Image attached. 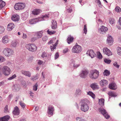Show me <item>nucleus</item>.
Segmentation results:
<instances>
[{
    "label": "nucleus",
    "mask_w": 121,
    "mask_h": 121,
    "mask_svg": "<svg viewBox=\"0 0 121 121\" xmlns=\"http://www.w3.org/2000/svg\"><path fill=\"white\" fill-rule=\"evenodd\" d=\"M86 101L83 100L81 102L80 109L82 111L86 112L88 111L89 108V107L87 104Z\"/></svg>",
    "instance_id": "nucleus-1"
},
{
    "label": "nucleus",
    "mask_w": 121,
    "mask_h": 121,
    "mask_svg": "<svg viewBox=\"0 0 121 121\" xmlns=\"http://www.w3.org/2000/svg\"><path fill=\"white\" fill-rule=\"evenodd\" d=\"M89 75L90 77L91 78L95 79L99 77V72L97 70H94L91 71Z\"/></svg>",
    "instance_id": "nucleus-2"
},
{
    "label": "nucleus",
    "mask_w": 121,
    "mask_h": 121,
    "mask_svg": "<svg viewBox=\"0 0 121 121\" xmlns=\"http://www.w3.org/2000/svg\"><path fill=\"white\" fill-rule=\"evenodd\" d=\"M3 53L5 56H8L13 55L14 52L12 49L6 48L4 49L3 51Z\"/></svg>",
    "instance_id": "nucleus-3"
},
{
    "label": "nucleus",
    "mask_w": 121,
    "mask_h": 121,
    "mask_svg": "<svg viewBox=\"0 0 121 121\" xmlns=\"http://www.w3.org/2000/svg\"><path fill=\"white\" fill-rule=\"evenodd\" d=\"M25 6V3H18L16 4L14 6V8L16 10H20L24 9Z\"/></svg>",
    "instance_id": "nucleus-4"
},
{
    "label": "nucleus",
    "mask_w": 121,
    "mask_h": 121,
    "mask_svg": "<svg viewBox=\"0 0 121 121\" xmlns=\"http://www.w3.org/2000/svg\"><path fill=\"white\" fill-rule=\"evenodd\" d=\"M2 71L4 75L7 76L10 74L11 70L10 68L7 66H4L2 68Z\"/></svg>",
    "instance_id": "nucleus-5"
},
{
    "label": "nucleus",
    "mask_w": 121,
    "mask_h": 121,
    "mask_svg": "<svg viewBox=\"0 0 121 121\" xmlns=\"http://www.w3.org/2000/svg\"><path fill=\"white\" fill-rule=\"evenodd\" d=\"M26 47L30 51L34 52L37 49V47L35 44H29L26 45Z\"/></svg>",
    "instance_id": "nucleus-6"
},
{
    "label": "nucleus",
    "mask_w": 121,
    "mask_h": 121,
    "mask_svg": "<svg viewBox=\"0 0 121 121\" xmlns=\"http://www.w3.org/2000/svg\"><path fill=\"white\" fill-rule=\"evenodd\" d=\"M82 50L81 46L78 45H76L73 47L72 50L73 52L79 53L81 52Z\"/></svg>",
    "instance_id": "nucleus-7"
},
{
    "label": "nucleus",
    "mask_w": 121,
    "mask_h": 121,
    "mask_svg": "<svg viewBox=\"0 0 121 121\" xmlns=\"http://www.w3.org/2000/svg\"><path fill=\"white\" fill-rule=\"evenodd\" d=\"M108 30V28L107 27H105L104 26H102L100 28L98 29V31L99 33L104 34L106 33Z\"/></svg>",
    "instance_id": "nucleus-8"
},
{
    "label": "nucleus",
    "mask_w": 121,
    "mask_h": 121,
    "mask_svg": "<svg viewBox=\"0 0 121 121\" xmlns=\"http://www.w3.org/2000/svg\"><path fill=\"white\" fill-rule=\"evenodd\" d=\"M80 63L78 62L77 61H74L73 59H72L70 62L71 65L75 68H76L80 65Z\"/></svg>",
    "instance_id": "nucleus-9"
},
{
    "label": "nucleus",
    "mask_w": 121,
    "mask_h": 121,
    "mask_svg": "<svg viewBox=\"0 0 121 121\" xmlns=\"http://www.w3.org/2000/svg\"><path fill=\"white\" fill-rule=\"evenodd\" d=\"M99 109V112L101 113L106 119H108L109 118V116L108 115L106 110L104 109L100 108Z\"/></svg>",
    "instance_id": "nucleus-10"
},
{
    "label": "nucleus",
    "mask_w": 121,
    "mask_h": 121,
    "mask_svg": "<svg viewBox=\"0 0 121 121\" xmlns=\"http://www.w3.org/2000/svg\"><path fill=\"white\" fill-rule=\"evenodd\" d=\"M48 116L50 117L53 115L54 111L53 107L52 106H49L48 107Z\"/></svg>",
    "instance_id": "nucleus-11"
},
{
    "label": "nucleus",
    "mask_w": 121,
    "mask_h": 121,
    "mask_svg": "<svg viewBox=\"0 0 121 121\" xmlns=\"http://www.w3.org/2000/svg\"><path fill=\"white\" fill-rule=\"evenodd\" d=\"M89 73V71L86 70H83L81 71L80 75L81 77L85 78Z\"/></svg>",
    "instance_id": "nucleus-12"
},
{
    "label": "nucleus",
    "mask_w": 121,
    "mask_h": 121,
    "mask_svg": "<svg viewBox=\"0 0 121 121\" xmlns=\"http://www.w3.org/2000/svg\"><path fill=\"white\" fill-rule=\"evenodd\" d=\"M104 53L108 56L111 55L112 53L107 48H104L103 49Z\"/></svg>",
    "instance_id": "nucleus-13"
},
{
    "label": "nucleus",
    "mask_w": 121,
    "mask_h": 121,
    "mask_svg": "<svg viewBox=\"0 0 121 121\" xmlns=\"http://www.w3.org/2000/svg\"><path fill=\"white\" fill-rule=\"evenodd\" d=\"M86 54L89 55V56H90L91 58H94L96 56V54L92 50H88Z\"/></svg>",
    "instance_id": "nucleus-14"
},
{
    "label": "nucleus",
    "mask_w": 121,
    "mask_h": 121,
    "mask_svg": "<svg viewBox=\"0 0 121 121\" xmlns=\"http://www.w3.org/2000/svg\"><path fill=\"white\" fill-rule=\"evenodd\" d=\"M13 113L14 116H17L19 115L20 112L19 108L18 107L16 106L14 108V110L13 111Z\"/></svg>",
    "instance_id": "nucleus-15"
},
{
    "label": "nucleus",
    "mask_w": 121,
    "mask_h": 121,
    "mask_svg": "<svg viewBox=\"0 0 121 121\" xmlns=\"http://www.w3.org/2000/svg\"><path fill=\"white\" fill-rule=\"evenodd\" d=\"M21 73L22 74L28 77H30L31 76V73L29 71L22 70L21 71Z\"/></svg>",
    "instance_id": "nucleus-16"
},
{
    "label": "nucleus",
    "mask_w": 121,
    "mask_h": 121,
    "mask_svg": "<svg viewBox=\"0 0 121 121\" xmlns=\"http://www.w3.org/2000/svg\"><path fill=\"white\" fill-rule=\"evenodd\" d=\"M38 18L33 19L30 20L29 21V23L30 24H35L37 22H39Z\"/></svg>",
    "instance_id": "nucleus-17"
},
{
    "label": "nucleus",
    "mask_w": 121,
    "mask_h": 121,
    "mask_svg": "<svg viewBox=\"0 0 121 121\" xmlns=\"http://www.w3.org/2000/svg\"><path fill=\"white\" fill-rule=\"evenodd\" d=\"M109 87L110 89L113 90H115L117 89V85L114 83H112L109 84Z\"/></svg>",
    "instance_id": "nucleus-18"
},
{
    "label": "nucleus",
    "mask_w": 121,
    "mask_h": 121,
    "mask_svg": "<svg viewBox=\"0 0 121 121\" xmlns=\"http://www.w3.org/2000/svg\"><path fill=\"white\" fill-rule=\"evenodd\" d=\"M48 15L45 14V15L42 16L41 17H38L39 20V22L44 20H46L48 18Z\"/></svg>",
    "instance_id": "nucleus-19"
},
{
    "label": "nucleus",
    "mask_w": 121,
    "mask_h": 121,
    "mask_svg": "<svg viewBox=\"0 0 121 121\" xmlns=\"http://www.w3.org/2000/svg\"><path fill=\"white\" fill-rule=\"evenodd\" d=\"M28 16V13L27 12H25L22 14V19L24 20H25L27 19Z\"/></svg>",
    "instance_id": "nucleus-20"
},
{
    "label": "nucleus",
    "mask_w": 121,
    "mask_h": 121,
    "mask_svg": "<svg viewBox=\"0 0 121 121\" xmlns=\"http://www.w3.org/2000/svg\"><path fill=\"white\" fill-rule=\"evenodd\" d=\"M14 25L13 23H9L7 26V30L8 31L11 30L14 28Z\"/></svg>",
    "instance_id": "nucleus-21"
},
{
    "label": "nucleus",
    "mask_w": 121,
    "mask_h": 121,
    "mask_svg": "<svg viewBox=\"0 0 121 121\" xmlns=\"http://www.w3.org/2000/svg\"><path fill=\"white\" fill-rule=\"evenodd\" d=\"M73 37L71 35H69L68 36L67 39V42L68 44H70L73 42Z\"/></svg>",
    "instance_id": "nucleus-22"
},
{
    "label": "nucleus",
    "mask_w": 121,
    "mask_h": 121,
    "mask_svg": "<svg viewBox=\"0 0 121 121\" xmlns=\"http://www.w3.org/2000/svg\"><path fill=\"white\" fill-rule=\"evenodd\" d=\"M43 32L41 31L37 32L35 34V35L37 39L41 38L42 36Z\"/></svg>",
    "instance_id": "nucleus-23"
},
{
    "label": "nucleus",
    "mask_w": 121,
    "mask_h": 121,
    "mask_svg": "<svg viewBox=\"0 0 121 121\" xmlns=\"http://www.w3.org/2000/svg\"><path fill=\"white\" fill-rule=\"evenodd\" d=\"M107 42L110 45H112L113 42V40L112 36H109L108 37L107 39Z\"/></svg>",
    "instance_id": "nucleus-24"
},
{
    "label": "nucleus",
    "mask_w": 121,
    "mask_h": 121,
    "mask_svg": "<svg viewBox=\"0 0 121 121\" xmlns=\"http://www.w3.org/2000/svg\"><path fill=\"white\" fill-rule=\"evenodd\" d=\"M11 18L12 20L14 21H18L19 19V17L17 15H14Z\"/></svg>",
    "instance_id": "nucleus-25"
},
{
    "label": "nucleus",
    "mask_w": 121,
    "mask_h": 121,
    "mask_svg": "<svg viewBox=\"0 0 121 121\" xmlns=\"http://www.w3.org/2000/svg\"><path fill=\"white\" fill-rule=\"evenodd\" d=\"M10 117L9 116H6L0 118V121H7L9 119Z\"/></svg>",
    "instance_id": "nucleus-26"
},
{
    "label": "nucleus",
    "mask_w": 121,
    "mask_h": 121,
    "mask_svg": "<svg viewBox=\"0 0 121 121\" xmlns=\"http://www.w3.org/2000/svg\"><path fill=\"white\" fill-rule=\"evenodd\" d=\"M41 11L39 9H35L32 12V13L34 15H37L40 13Z\"/></svg>",
    "instance_id": "nucleus-27"
},
{
    "label": "nucleus",
    "mask_w": 121,
    "mask_h": 121,
    "mask_svg": "<svg viewBox=\"0 0 121 121\" xmlns=\"http://www.w3.org/2000/svg\"><path fill=\"white\" fill-rule=\"evenodd\" d=\"M100 83L101 86H105L108 84V82L107 80L104 79L102 80L100 82Z\"/></svg>",
    "instance_id": "nucleus-28"
},
{
    "label": "nucleus",
    "mask_w": 121,
    "mask_h": 121,
    "mask_svg": "<svg viewBox=\"0 0 121 121\" xmlns=\"http://www.w3.org/2000/svg\"><path fill=\"white\" fill-rule=\"evenodd\" d=\"M90 86L94 90L98 89V86L97 83H94L91 84Z\"/></svg>",
    "instance_id": "nucleus-29"
},
{
    "label": "nucleus",
    "mask_w": 121,
    "mask_h": 121,
    "mask_svg": "<svg viewBox=\"0 0 121 121\" xmlns=\"http://www.w3.org/2000/svg\"><path fill=\"white\" fill-rule=\"evenodd\" d=\"M52 22V24L51 26L52 28V29H55L57 27V23L54 20H53Z\"/></svg>",
    "instance_id": "nucleus-30"
},
{
    "label": "nucleus",
    "mask_w": 121,
    "mask_h": 121,
    "mask_svg": "<svg viewBox=\"0 0 121 121\" xmlns=\"http://www.w3.org/2000/svg\"><path fill=\"white\" fill-rule=\"evenodd\" d=\"M2 42L4 44L7 43L9 42V39L7 36H4L2 38Z\"/></svg>",
    "instance_id": "nucleus-31"
},
{
    "label": "nucleus",
    "mask_w": 121,
    "mask_h": 121,
    "mask_svg": "<svg viewBox=\"0 0 121 121\" xmlns=\"http://www.w3.org/2000/svg\"><path fill=\"white\" fill-rule=\"evenodd\" d=\"M58 40H57L56 42L54 45H52L50 47V48L52 51H53L56 48V46L58 44Z\"/></svg>",
    "instance_id": "nucleus-32"
},
{
    "label": "nucleus",
    "mask_w": 121,
    "mask_h": 121,
    "mask_svg": "<svg viewBox=\"0 0 121 121\" xmlns=\"http://www.w3.org/2000/svg\"><path fill=\"white\" fill-rule=\"evenodd\" d=\"M82 92L81 89L79 88H77L76 90L75 95L77 96L80 95Z\"/></svg>",
    "instance_id": "nucleus-33"
},
{
    "label": "nucleus",
    "mask_w": 121,
    "mask_h": 121,
    "mask_svg": "<svg viewBox=\"0 0 121 121\" xmlns=\"http://www.w3.org/2000/svg\"><path fill=\"white\" fill-rule=\"evenodd\" d=\"M104 99H99V103L101 106L102 107L104 105Z\"/></svg>",
    "instance_id": "nucleus-34"
},
{
    "label": "nucleus",
    "mask_w": 121,
    "mask_h": 121,
    "mask_svg": "<svg viewBox=\"0 0 121 121\" xmlns=\"http://www.w3.org/2000/svg\"><path fill=\"white\" fill-rule=\"evenodd\" d=\"M110 72L107 69L105 70L103 73V75L104 76H109L110 74Z\"/></svg>",
    "instance_id": "nucleus-35"
},
{
    "label": "nucleus",
    "mask_w": 121,
    "mask_h": 121,
    "mask_svg": "<svg viewBox=\"0 0 121 121\" xmlns=\"http://www.w3.org/2000/svg\"><path fill=\"white\" fill-rule=\"evenodd\" d=\"M5 5V3L2 0L0 1V10L3 8Z\"/></svg>",
    "instance_id": "nucleus-36"
},
{
    "label": "nucleus",
    "mask_w": 121,
    "mask_h": 121,
    "mask_svg": "<svg viewBox=\"0 0 121 121\" xmlns=\"http://www.w3.org/2000/svg\"><path fill=\"white\" fill-rule=\"evenodd\" d=\"M17 42L16 41H12L11 44V47H16L17 45Z\"/></svg>",
    "instance_id": "nucleus-37"
},
{
    "label": "nucleus",
    "mask_w": 121,
    "mask_h": 121,
    "mask_svg": "<svg viewBox=\"0 0 121 121\" xmlns=\"http://www.w3.org/2000/svg\"><path fill=\"white\" fill-rule=\"evenodd\" d=\"M87 94L91 96L93 99H95V95L92 92L89 91L87 92Z\"/></svg>",
    "instance_id": "nucleus-38"
},
{
    "label": "nucleus",
    "mask_w": 121,
    "mask_h": 121,
    "mask_svg": "<svg viewBox=\"0 0 121 121\" xmlns=\"http://www.w3.org/2000/svg\"><path fill=\"white\" fill-rule=\"evenodd\" d=\"M19 104L21 107L23 108V109H24L26 106V104H25L22 101H20Z\"/></svg>",
    "instance_id": "nucleus-39"
},
{
    "label": "nucleus",
    "mask_w": 121,
    "mask_h": 121,
    "mask_svg": "<svg viewBox=\"0 0 121 121\" xmlns=\"http://www.w3.org/2000/svg\"><path fill=\"white\" fill-rule=\"evenodd\" d=\"M56 31H55L50 30L49 29H48L47 31V33L50 35L54 34L56 33Z\"/></svg>",
    "instance_id": "nucleus-40"
},
{
    "label": "nucleus",
    "mask_w": 121,
    "mask_h": 121,
    "mask_svg": "<svg viewBox=\"0 0 121 121\" xmlns=\"http://www.w3.org/2000/svg\"><path fill=\"white\" fill-rule=\"evenodd\" d=\"M108 94L109 96H111L112 97H115L117 96L115 93L112 92H109Z\"/></svg>",
    "instance_id": "nucleus-41"
},
{
    "label": "nucleus",
    "mask_w": 121,
    "mask_h": 121,
    "mask_svg": "<svg viewBox=\"0 0 121 121\" xmlns=\"http://www.w3.org/2000/svg\"><path fill=\"white\" fill-rule=\"evenodd\" d=\"M117 54L120 55H121V47H118L117 48Z\"/></svg>",
    "instance_id": "nucleus-42"
},
{
    "label": "nucleus",
    "mask_w": 121,
    "mask_h": 121,
    "mask_svg": "<svg viewBox=\"0 0 121 121\" xmlns=\"http://www.w3.org/2000/svg\"><path fill=\"white\" fill-rule=\"evenodd\" d=\"M16 75L14 74L13 75L11 76L10 77L8 78V80H10L13 79L14 78H16Z\"/></svg>",
    "instance_id": "nucleus-43"
},
{
    "label": "nucleus",
    "mask_w": 121,
    "mask_h": 121,
    "mask_svg": "<svg viewBox=\"0 0 121 121\" xmlns=\"http://www.w3.org/2000/svg\"><path fill=\"white\" fill-rule=\"evenodd\" d=\"M109 23L111 24H113L115 22V20L113 18H110L109 20Z\"/></svg>",
    "instance_id": "nucleus-44"
},
{
    "label": "nucleus",
    "mask_w": 121,
    "mask_h": 121,
    "mask_svg": "<svg viewBox=\"0 0 121 121\" xmlns=\"http://www.w3.org/2000/svg\"><path fill=\"white\" fill-rule=\"evenodd\" d=\"M95 1L97 3V5L99 7H100L101 5V2L100 0H95Z\"/></svg>",
    "instance_id": "nucleus-45"
},
{
    "label": "nucleus",
    "mask_w": 121,
    "mask_h": 121,
    "mask_svg": "<svg viewBox=\"0 0 121 121\" xmlns=\"http://www.w3.org/2000/svg\"><path fill=\"white\" fill-rule=\"evenodd\" d=\"M5 29L3 26H0V34L4 32Z\"/></svg>",
    "instance_id": "nucleus-46"
},
{
    "label": "nucleus",
    "mask_w": 121,
    "mask_h": 121,
    "mask_svg": "<svg viewBox=\"0 0 121 121\" xmlns=\"http://www.w3.org/2000/svg\"><path fill=\"white\" fill-rule=\"evenodd\" d=\"M104 61L107 64H109L110 63L111 61L110 60H108L107 59H105L104 60Z\"/></svg>",
    "instance_id": "nucleus-47"
},
{
    "label": "nucleus",
    "mask_w": 121,
    "mask_h": 121,
    "mask_svg": "<svg viewBox=\"0 0 121 121\" xmlns=\"http://www.w3.org/2000/svg\"><path fill=\"white\" fill-rule=\"evenodd\" d=\"M5 59L3 57L0 56V62H4L5 61Z\"/></svg>",
    "instance_id": "nucleus-48"
},
{
    "label": "nucleus",
    "mask_w": 121,
    "mask_h": 121,
    "mask_svg": "<svg viewBox=\"0 0 121 121\" xmlns=\"http://www.w3.org/2000/svg\"><path fill=\"white\" fill-rule=\"evenodd\" d=\"M4 112H9V111L8 108V106L6 105L4 108Z\"/></svg>",
    "instance_id": "nucleus-49"
},
{
    "label": "nucleus",
    "mask_w": 121,
    "mask_h": 121,
    "mask_svg": "<svg viewBox=\"0 0 121 121\" xmlns=\"http://www.w3.org/2000/svg\"><path fill=\"white\" fill-rule=\"evenodd\" d=\"M83 31L84 33H85V34H86L87 31V29L86 28V25H84L83 28Z\"/></svg>",
    "instance_id": "nucleus-50"
},
{
    "label": "nucleus",
    "mask_w": 121,
    "mask_h": 121,
    "mask_svg": "<svg viewBox=\"0 0 121 121\" xmlns=\"http://www.w3.org/2000/svg\"><path fill=\"white\" fill-rule=\"evenodd\" d=\"M121 9L119 7H117L115 9V11H116L117 12H120L121 11Z\"/></svg>",
    "instance_id": "nucleus-51"
},
{
    "label": "nucleus",
    "mask_w": 121,
    "mask_h": 121,
    "mask_svg": "<svg viewBox=\"0 0 121 121\" xmlns=\"http://www.w3.org/2000/svg\"><path fill=\"white\" fill-rule=\"evenodd\" d=\"M38 86V85L37 83L34 86L33 89L34 90L36 91L37 90Z\"/></svg>",
    "instance_id": "nucleus-52"
},
{
    "label": "nucleus",
    "mask_w": 121,
    "mask_h": 121,
    "mask_svg": "<svg viewBox=\"0 0 121 121\" xmlns=\"http://www.w3.org/2000/svg\"><path fill=\"white\" fill-rule=\"evenodd\" d=\"M114 66L116 67H117V68H119V65L117 64V62H115L113 64Z\"/></svg>",
    "instance_id": "nucleus-53"
},
{
    "label": "nucleus",
    "mask_w": 121,
    "mask_h": 121,
    "mask_svg": "<svg viewBox=\"0 0 121 121\" xmlns=\"http://www.w3.org/2000/svg\"><path fill=\"white\" fill-rule=\"evenodd\" d=\"M38 78V76L36 75L35 76H33L32 77L31 79L33 80H36V79H37Z\"/></svg>",
    "instance_id": "nucleus-54"
},
{
    "label": "nucleus",
    "mask_w": 121,
    "mask_h": 121,
    "mask_svg": "<svg viewBox=\"0 0 121 121\" xmlns=\"http://www.w3.org/2000/svg\"><path fill=\"white\" fill-rule=\"evenodd\" d=\"M48 39V37L46 36H45L43 37L42 39L43 41H45L47 40Z\"/></svg>",
    "instance_id": "nucleus-55"
},
{
    "label": "nucleus",
    "mask_w": 121,
    "mask_h": 121,
    "mask_svg": "<svg viewBox=\"0 0 121 121\" xmlns=\"http://www.w3.org/2000/svg\"><path fill=\"white\" fill-rule=\"evenodd\" d=\"M15 89L17 91H18L19 90V88L18 87V86L16 85H15L14 86Z\"/></svg>",
    "instance_id": "nucleus-56"
},
{
    "label": "nucleus",
    "mask_w": 121,
    "mask_h": 121,
    "mask_svg": "<svg viewBox=\"0 0 121 121\" xmlns=\"http://www.w3.org/2000/svg\"><path fill=\"white\" fill-rule=\"evenodd\" d=\"M97 22L98 24H101L102 23V21L100 19H99L97 21Z\"/></svg>",
    "instance_id": "nucleus-57"
},
{
    "label": "nucleus",
    "mask_w": 121,
    "mask_h": 121,
    "mask_svg": "<svg viewBox=\"0 0 121 121\" xmlns=\"http://www.w3.org/2000/svg\"><path fill=\"white\" fill-rule=\"evenodd\" d=\"M42 56L43 58L47 57V55L45 52H44L43 53Z\"/></svg>",
    "instance_id": "nucleus-58"
},
{
    "label": "nucleus",
    "mask_w": 121,
    "mask_h": 121,
    "mask_svg": "<svg viewBox=\"0 0 121 121\" xmlns=\"http://www.w3.org/2000/svg\"><path fill=\"white\" fill-rule=\"evenodd\" d=\"M37 39L36 38V37L35 36L34 37L32 38L31 39V42H34Z\"/></svg>",
    "instance_id": "nucleus-59"
},
{
    "label": "nucleus",
    "mask_w": 121,
    "mask_h": 121,
    "mask_svg": "<svg viewBox=\"0 0 121 121\" xmlns=\"http://www.w3.org/2000/svg\"><path fill=\"white\" fill-rule=\"evenodd\" d=\"M82 118L79 117H77L76 118V120L77 121H82Z\"/></svg>",
    "instance_id": "nucleus-60"
},
{
    "label": "nucleus",
    "mask_w": 121,
    "mask_h": 121,
    "mask_svg": "<svg viewBox=\"0 0 121 121\" xmlns=\"http://www.w3.org/2000/svg\"><path fill=\"white\" fill-rule=\"evenodd\" d=\"M82 118L79 117H77L76 118V120L77 121H82Z\"/></svg>",
    "instance_id": "nucleus-61"
},
{
    "label": "nucleus",
    "mask_w": 121,
    "mask_h": 121,
    "mask_svg": "<svg viewBox=\"0 0 121 121\" xmlns=\"http://www.w3.org/2000/svg\"><path fill=\"white\" fill-rule=\"evenodd\" d=\"M55 59H56L58 58L59 56V54L58 53H56L55 56Z\"/></svg>",
    "instance_id": "nucleus-62"
},
{
    "label": "nucleus",
    "mask_w": 121,
    "mask_h": 121,
    "mask_svg": "<svg viewBox=\"0 0 121 121\" xmlns=\"http://www.w3.org/2000/svg\"><path fill=\"white\" fill-rule=\"evenodd\" d=\"M98 58L99 59H101L102 58V56L100 52H99V54L98 55Z\"/></svg>",
    "instance_id": "nucleus-63"
},
{
    "label": "nucleus",
    "mask_w": 121,
    "mask_h": 121,
    "mask_svg": "<svg viewBox=\"0 0 121 121\" xmlns=\"http://www.w3.org/2000/svg\"><path fill=\"white\" fill-rule=\"evenodd\" d=\"M27 36L24 33H23V35L22 36V38L23 39H25L27 38Z\"/></svg>",
    "instance_id": "nucleus-64"
}]
</instances>
